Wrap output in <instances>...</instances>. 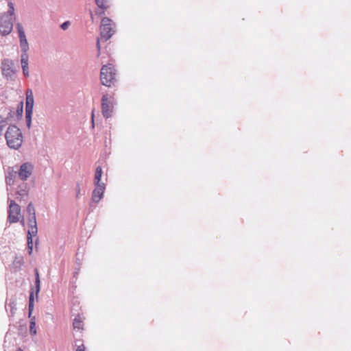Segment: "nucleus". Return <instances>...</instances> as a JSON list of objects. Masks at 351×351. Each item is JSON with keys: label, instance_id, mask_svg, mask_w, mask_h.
Listing matches in <instances>:
<instances>
[{"label": "nucleus", "instance_id": "f257e3e1", "mask_svg": "<svg viewBox=\"0 0 351 351\" xmlns=\"http://www.w3.org/2000/svg\"><path fill=\"white\" fill-rule=\"evenodd\" d=\"M8 146L13 149H18L23 143V135L20 129L15 125H10L5 133Z\"/></svg>", "mask_w": 351, "mask_h": 351}, {"label": "nucleus", "instance_id": "f03ea898", "mask_svg": "<svg viewBox=\"0 0 351 351\" xmlns=\"http://www.w3.org/2000/svg\"><path fill=\"white\" fill-rule=\"evenodd\" d=\"M115 23L109 18L104 17L101 21L100 25V38L97 40V47L99 49V40L106 41L114 34Z\"/></svg>", "mask_w": 351, "mask_h": 351}, {"label": "nucleus", "instance_id": "7ed1b4c3", "mask_svg": "<svg viewBox=\"0 0 351 351\" xmlns=\"http://www.w3.org/2000/svg\"><path fill=\"white\" fill-rule=\"evenodd\" d=\"M117 71L114 66L108 64L102 66L100 73V80L103 85L111 86L117 82Z\"/></svg>", "mask_w": 351, "mask_h": 351}, {"label": "nucleus", "instance_id": "20e7f679", "mask_svg": "<svg viewBox=\"0 0 351 351\" xmlns=\"http://www.w3.org/2000/svg\"><path fill=\"white\" fill-rule=\"evenodd\" d=\"M25 121L27 127L29 129L32 124V116L34 107V94L32 89H27L25 93Z\"/></svg>", "mask_w": 351, "mask_h": 351}, {"label": "nucleus", "instance_id": "39448f33", "mask_svg": "<svg viewBox=\"0 0 351 351\" xmlns=\"http://www.w3.org/2000/svg\"><path fill=\"white\" fill-rule=\"evenodd\" d=\"M21 215V207L14 200H9L8 217V220L10 223H16L19 221Z\"/></svg>", "mask_w": 351, "mask_h": 351}, {"label": "nucleus", "instance_id": "423d86ee", "mask_svg": "<svg viewBox=\"0 0 351 351\" xmlns=\"http://www.w3.org/2000/svg\"><path fill=\"white\" fill-rule=\"evenodd\" d=\"M1 72L2 75L6 79H12V76L15 74L14 68V62L12 60L4 59L1 63Z\"/></svg>", "mask_w": 351, "mask_h": 351}, {"label": "nucleus", "instance_id": "0eeeda50", "mask_svg": "<svg viewBox=\"0 0 351 351\" xmlns=\"http://www.w3.org/2000/svg\"><path fill=\"white\" fill-rule=\"evenodd\" d=\"M34 291H32L30 292L29 298V317L30 318V323H29V333L32 335H35L36 334V318L35 317H32V313L34 309Z\"/></svg>", "mask_w": 351, "mask_h": 351}, {"label": "nucleus", "instance_id": "6e6552de", "mask_svg": "<svg viewBox=\"0 0 351 351\" xmlns=\"http://www.w3.org/2000/svg\"><path fill=\"white\" fill-rule=\"evenodd\" d=\"M16 29L19 34L21 53H27V51L29 50V47L26 38L24 29L21 23L16 24Z\"/></svg>", "mask_w": 351, "mask_h": 351}, {"label": "nucleus", "instance_id": "1a4fd4ad", "mask_svg": "<svg viewBox=\"0 0 351 351\" xmlns=\"http://www.w3.org/2000/svg\"><path fill=\"white\" fill-rule=\"evenodd\" d=\"M13 28V22L12 19L5 18L0 16V35L7 36L10 34Z\"/></svg>", "mask_w": 351, "mask_h": 351}, {"label": "nucleus", "instance_id": "9d476101", "mask_svg": "<svg viewBox=\"0 0 351 351\" xmlns=\"http://www.w3.org/2000/svg\"><path fill=\"white\" fill-rule=\"evenodd\" d=\"M17 171L19 178L23 180H26L32 173L33 165L29 162L23 163Z\"/></svg>", "mask_w": 351, "mask_h": 351}, {"label": "nucleus", "instance_id": "9b49d317", "mask_svg": "<svg viewBox=\"0 0 351 351\" xmlns=\"http://www.w3.org/2000/svg\"><path fill=\"white\" fill-rule=\"evenodd\" d=\"M95 189L93 191L92 200L93 202L97 203L104 196V193L106 189L104 183L101 184H95Z\"/></svg>", "mask_w": 351, "mask_h": 351}, {"label": "nucleus", "instance_id": "f8f14e48", "mask_svg": "<svg viewBox=\"0 0 351 351\" xmlns=\"http://www.w3.org/2000/svg\"><path fill=\"white\" fill-rule=\"evenodd\" d=\"M101 112L104 117L109 118L112 116L111 104L108 101L107 95H104L101 99Z\"/></svg>", "mask_w": 351, "mask_h": 351}, {"label": "nucleus", "instance_id": "ddd939ff", "mask_svg": "<svg viewBox=\"0 0 351 351\" xmlns=\"http://www.w3.org/2000/svg\"><path fill=\"white\" fill-rule=\"evenodd\" d=\"M27 212L29 215L28 224L29 227L35 228L37 227L36 219V211L34 206L32 202L29 203L27 207Z\"/></svg>", "mask_w": 351, "mask_h": 351}, {"label": "nucleus", "instance_id": "4468645a", "mask_svg": "<svg viewBox=\"0 0 351 351\" xmlns=\"http://www.w3.org/2000/svg\"><path fill=\"white\" fill-rule=\"evenodd\" d=\"M28 192L29 187L27 183L23 182L19 184L16 191V199L21 202L23 197L28 195Z\"/></svg>", "mask_w": 351, "mask_h": 351}, {"label": "nucleus", "instance_id": "2eb2a0df", "mask_svg": "<svg viewBox=\"0 0 351 351\" xmlns=\"http://www.w3.org/2000/svg\"><path fill=\"white\" fill-rule=\"evenodd\" d=\"M38 232V228H31L29 227V230L27 231V247L29 254H31L33 250V240L32 237L36 236Z\"/></svg>", "mask_w": 351, "mask_h": 351}, {"label": "nucleus", "instance_id": "dca6fc26", "mask_svg": "<svg viewBox=\"0 0 351 351\" xmlns=\"http://www.w3.org/2000/svg\"><path fill=\"white\" fill-rule=\"evenodd\" d=\"M19 177L16 171L9 168L5 175V182L7 186H12L14 184L16 178Z\"/></svg>", "mask_w": 351, "mask_h": 351}, {"label": "nucleus", "instance_id": "f3484780", "mask_svg": "<svg viewBox=\"0 0 351 351\" xmlns=\"http://www.w3.org/2000/svg\"><path fill=\"white\" fill-rule=\"evenodd\" d=\"M95 3L99 9L96 11L97 15L104 14V10L110 7L109 0H95Z\"/></svg>", "mask_w": 351, "mask_h": 351}, {"label": "nucleus", "instance_id": "a211bd4d", "mask_svg": "<svg viewBox=\"0 0 351 351\" xmlns=\"http://www.w3.org/2000/svg\"><path fill=\"white\" fill-rule=\"evenodd\" d=\"M35 273V294L36 297L38 298V293L40 290V280L39 276V273L37 269H34Z\"/></svg>", "mask_w": 351, "mask_h": 351}, {"label": "nucleus", "instance_id": "6ab92c4d", "mask_svg": "<svg viewBox=\"0 0 351 351\" xmlns=\"http://www.w3.org/2000/svg\"><path fill=\"white\" fill-rule=\"evenodd\" d=\"M102 175V169L100 166H98L95 169V176H94V184H101V178Z\"/></svg>", "mask_w": 351, "mask_h": 351}, {"label": "nucleus", "instance_id": "aec40b11", "mask_svg": "<svg viewBox=\"0 0 351 351\" xmlns=\"http://www.w3.org/2000/svg\"><path fill=\"white\" fill-rule=\"evenodd\" d=\"M8 12L2 13L1 15L5 18L12 19V16L14 14V4L11 1H10L8 2Z\"/></svg>", "mask_w": 351, "mask_h": 351}, {"label": "nucleus", "instance_id": "412c9836", "mask_svg": "<svg viewBox=\"0 0 351 351\" xmlns=\"http://www.w3.org/2000/svg\"><path fill=\"white\" fill-rule=\"evenodd\" d=\"M7 306L10 308V315L14 316L15 314V311L16 310V302L14 299H10L9 300L8 303H6L5 307L7 308ZM8 311V309L6 308Z\"/></svg>", "mask_w": 351, "mask_h": 351}, {"label": "nucleus", "instance_id": "4be33fe9", "mask_svg": "<svg viewBox=\"0 0 351 351\" xmlns=\"http://www.w3.org/2000/svg\"><path fill=\"white\" fill-rule=\"evenodd\" d=\"M23 112V102H20L19 104H18L16 110H14V113L15 114L16 120H19L22 118Z\"/></svg>", "mask_w": 351, "mask_h": 351}, {"label": "nucleus", "instance_id": "5701e85b", "mask_svg": "<svg viewBox=\"0 0 351 351\" xmlns=\"http://www.w3.org/2000/svg\"><path fill=\"white\" fill-rule=\"evenodd\" d=\"M8 122L7 119L0 115V136L3 134V130L8 124Z\"/></svg>", "mask_w": 351, "mask_h": 351}, {"label": "nucleus", "instance_id": "b1692460", "mask_svg": "<svg viewBox=\"0 0 351 351\" xmlns=\"http://www.w3.org/2000/svg\"><path fill=\"white\" fill-rule=\"evenodd\" d=\"M28 54L27 53H21V67L28 66Z\"/></svg>", "mask_w": 351, "mask_h": 351}, {"label": "nucleus", "instance_id": "393cba45", "mask_svg": "<svg viewBox=\"0 0 351 351\" xmlns=\"http://www.w3.org/2000/svg\"><path fill=\"white\" fill-rule=\"evenodd\" d=\"M74 328L80 329L82 327V322L79 316L75 317L73 323Z\"/></svg>", "mask_w": 351, "mask_h": 351}, {"label": "nucleus", "instance_id": "a878e982", "mask_svg": "<svg viewBox=\"0 0 351 351\" xmlns=\"http://www.w3.org/2000/svg\"><path fill=\"white\" fill-rule=\"evenodd\" d=\"M5 118L7 119V120L8 121H16V119L15 114L14 113V110L10 109L7 117Z\"/></svg>", "mask_w": 351, "mask_h": 351}, {"label": "nucleus", "instance_id": "bb28decb", "mask_svg": "<svg viewBox=\"0 0 351 351\" xmlns=\"http://www.w3.org/2000/svg\"><path fill=\"white\" fill-rule=\"evenodd\" d=\"M23 263V257L20 256V257H16L14 261V264L15 265H19V267H21Z\"/></svg>", "mask_w": 351, "mask_h": 351}, {"label": "nucleus", "instance_id": "cd10ccee", "mask_svg": "<svg viewBox=\"0 0 351 351\" xmlns=\"http://www.w3.org/2000/svg\"><path fill=\"white\" fill-rule=\"evenodd\" d=\"M70 24V21H66L60 25V27L62 29L66 30L69 27Z\"/></svg>", "mask_w": 351, "mask_h": 351}, {"label": "nucleus", "instance_id": "c85d7f7f", "mask_svg": "<svg viewBox=\"0 0 351 351\" xmlns=\"http://www.w3.org/2000/svg\"><path fill=\"white\" fill-rule=\"evenodd\" d=\"M28 69H29L28 66L22 67L23 73L24 76H25V77H29V75Z\"/></svg>", "mask_w": 351, "mask_h": 351}, {"label": "nucleus", "instance_id": "c756f323", "mask_svg": "<svg viewBox=\"0 0 351 351\" xmlns=\"http://www.w3.org/2000/svg\"><path fill=\"white\" fill-rule=\"evenodd\" d=\"M77 348L76 351H86V347L83 343L81 345H77Z\"/></svg>", "mask_w": 351, "mask_h": 351}, {"label": "nucleus", "instance_id": "7c9ffc66", "mask_svg": "<svg viewBox=\"0 0 351 351\" xmlns=\"http://www.w3.org/2000/svg\"><path fill=\"white\" fill-rule=\"evenodd\" d=\"M91 121H92V125H93V128L94 127V119H93V114H92V117H91Z\"/></svg>", "mask_w": 351, "mask_h": 351}, {"label": "nucleus", "instance_id": "2f4dec72", "mask_svg": "<svg viewBox=\"0 0 351 351\" xmlns=\"http://www.w3.org/2000/svg\"><path fill=\"white\" fill-rule=\"evenodd\" d=\"M80 250H78V252H77V254H76L77 260H79L78 256H80Z\"/></svg>", "mask_w": 351, "mask_h": 351}, {"label": "nucleus", "instance_id": "473e14b6", "mask_svg": "<svg viewBox=\"0 0 351 351\" xmlns=\"http://www.w3.org/2000/svg\"><path fill=\"white\" fill-rule=\"evenodd\" d=\"M79 195H80V189L77 190V197H79Z\"/></svg>", "mask_w": 351, "mask_h": 351}, {"label": "nucleus", "instance_id": "72a5a7b5", "mask_svg": "<svg viewBox=\"0 0 351 351\" xmlns=\"http://www.w3.org/2000/svg\"><path fill=\"white\" fill-rule=\"evenodd\" d=\"M16 351H23V350L21 348H18Z\"/></svg>", "mask_w": 351, "mask_h": 351}, {"label": "nucleus", "instance_id": "f704fd0d", "mask_svg": "<svg viewBox=\"0 0 351 351\" xmlns=\"http://www.w3.org/2000/svg\"><path fill=\"white\" fill-rule=\"evenodd\" d=\"M22 224L24 226V220L23 219V221H21Z\"/></svg>", "mask_w": 351, "mask_h": 351}]
</instances>
